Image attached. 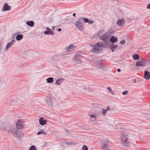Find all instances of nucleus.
Wrapping results in <instances>:
<instances>
[{
	"instance_id": "obj_14",
	"label": "nucleus",
	"mask_w": 150,
	"mask_h": 150,
	"mask_svg": "<svg viewBox=\"0 0 150 150\" xmlns=\"http://www.w3.org/2000/svg\"><path fill=\"white\" fill-rule=\"evenodd\" d=\"M109 32V31H108V33H106L103 35V36L102 37V39L103 40L105 41H108L109 40V38L110 36V35L108 34Z\"/></svg>"
},
{
	"instance_id": "obj_33",
	"label": "nucleus",
	"mask_w": 150,
	"mask_h": 150,
	"mask_svg": "<svg viewBox=\"0 0 150 150\" xmlns=\"http://www.w3.org/2000/svg\"><path fill=\"white\" fill-rule=\"evenodd\" d=\"M83 21L85 23H88L89 20L87 18H83Z\"/></svg>"
},
{
	"instance_id": "obj_39",
	"label": "nucleus",
	"mask_w": 150,
	"mask_h": 150,
	"mask_svg": "<svg viewBox=\"0 0 150 150\" xmlns=\"http://www.w3.org/2000/svg\"><path fill=\"white\" fill-rule=\"evenodd\" d=\"M49 33L50 34H51V35H53L54 34V32L53 31H51V30L50 31Z\"/></svg>"
},
{
	"instance_id": "obj_20",
	"label": "nucleus",
	"mask_w": 150,
	"mask_h": 150,
	"mask_svg": "<svg viewBox=\"0 0 150 150\" xmlns=\"http://www.w3.org/2000/svg\"><path fill=\"white\" fill-rule=\"evenodd\" d=\"M117 38L114 36H112L110 39V41L112 43L116 42L117 41Z\"/></svg>"
},
{
	"instance_id": "obj_5",
	"label": "nucleus",
	"mask_w": 150,
	"mask_h": 150,
	"mask_svg": "<svg viewBox=\"0 0 150 150\" xmlns=\"http://www.w3.org/2000/svg\"><path fill=\"white\" fill-rule=\"evenodd\" d=\"M100 113L101 112L99 111L96 112L93 114H88V115L89 116L91 117L90 120L93 124H96V121L97 116H98Z\"/></svg>"
},
{
	"instance_id": "obj_38",
	"label": "nucleus",
	"mask_w": 150,
	"mask_h": 150,
	"mask_svg": "<svg viewBox=\"0 0 150 150\" xmlns=\"http://www.w3.org/2000/svg\"><path fill=\"white\" fill-rule=\"evenodd\" d=\"M125 43V40H122L121 42H120V44L122 45L124 44Z\"/></svg>"
},
{
	"instance_id": "obj_4",
	"label": "nucleus",
	"mask_w": 150,
	"mask_h": 150,
	"mask_svg": "<svg viewBox=\"0 0 150 150\" xmlns=\"http://www.w3.org/2000/svg\"><path fill=\"white\" fill-rule=\"evenodd\" d=\"M75 25L79 30H82L83 27V18H78L76 21Z\"/></svg>"
},
{
	"instance_id": "obj_32",
	"label": "nucleus",
	"mask_w": 150,
	"mask_h": 150,
	"mask_svg": "<svg viewBox=\"0 0 150 150\" xmlns=\"http://www.w3.org/2000/svg\"><path fill=\"white\" fill-rule=\"evenodd\" d=\"M82 150H88V147L85 145H83L82 147Z\"/></svg>"
},
{
	"instance_id": "obj_48",
	"label": "nucleus",
	"mask_w": 150,
	"mask_h": 150,
	"mask_svg": "<svg viewBox=\"0 0 150 150\" xmlns=\"http://www.w3.org/2000/svg\"><path fill=\"white\" fill-rule=\"evenodd\" d=\"M137 80L136 79H134V83H135L136 82Z\"/></svg>"
},
{
	"instance_id": "obj_17",
	"label": "nucleus",
	"mask_w": 150,
	"mask_h": 150,
	"mask_svg": "<svg viewBox=\"0 0 150 150\" xmlns=\"http://www.w3.org/2000/svg\"><path fill=\"white\" fill-rule=\"evenodd\" d=\"M39 122L41 125H43L46 124L47 122V121L46 120H44L43 118L42 117L39 119Z\"/></svg>"
},
{
	"instance_id": "obj_11",
	"label": "nucleus",
	"mask_w": 150,
	"mask_h": 150,
	"mask_svg": "<svg viewBox=\"0 0 150 150\" xmlns=\"http://www.w3.org/2000/svg\"><path fill=\"white\" fill-rule=\"evenodd\" d=\"M62 144L64 145V146H66V145H74L77 144V143L72 141H64L62 142Z\"/></svg>"
},
{
	"instance_id": "obj_30",
	"label": "nucleus",
	"mask_w": 150,
	"mask_h": 150,
	"mask_svg": "<svg viewBox=\"0 0 150 150\" xmlns=\"http://www.w3.org/2000/svg\"><path fill=\"white\" fill-rule=\"evenodd\" d=\"M29 150H37V149L35 146L32 145L30 147Z\"/></svg>"
},
{
	"instance_id": "obj_46",
	"label": "nucleus",
	"mask_w": 150,
	"mask_h": 150,
	"mask_svg": "<svg viewBox=\"0 0 150 150\" xmlns=\"http://www.w3.org/2000/svg\"><path fill=\"white\" fill-rule=\"evenodd\" d=\"M62 30V29L61 28H59L58 29V31L59 32L61 31Z\"/></svg>"
},
{
	"instance_id": "obj_23",
	"label": "nucleus",
	"mask_w": 150,
	"mask_h": 150,
	"mask_svg": "<svg viewBox=\"0 0 150 150\" xmlns=\"http://www.w3.org/2000/svg\"><path fill=\"white\" fill-rule=\"evenodd\" d=\"M26 23L28 25L31 27H33L34 24V22L32 21H27Z\"/></svg>"
},
{
	"instance_id": "obj_45",
	"label": "nucleus",
	"mask_w": 150,
	"mask_h": 150,
	"mask_svg": "<svg viewBox=\"0 0 150 150\" xmlns=\"http://www.w3.org/2000/svg\"><path fill=\"white\" fill-rule=\"evenodd\" d=\"M142 46L143 47H146V45L145 44H143L142 45Z\"/></svg>"
},
{
	"instance_id": "obj_47",
	"label": "nucleus",
	"mask_w": 150,
	"mask_h": 150,
	"mask_svg": "<svg viewBox=\"0 0 150 150\" xmlns=\"http://www.w3.org/2000/svg\"><path fill=\"white\" fill-rule=\"evenodd\" d=\"M117 71H118V72H120L121 71V70L120 69H117Z\"/></svg>"
},
{
	"instance_id": "obj_16",
	"label": "nucleus",
	"mask_w": 150,
	"mask_h": 150,
	"mask_svg": "<svg viewBox=\"0 0 150 150\" xmlns=\"http://www.w3.org/2000/svg\"><path fill=\"white\" fill-rule=\"evenodd\" d=\"M10 9V6L7 3H6L4 4L2 10L4 11H5L9 10Z\"/></svg>"
},
{
	"instance_id": "obj_50",
	"label": "nucleus",
	"mask_w": 150,
	"mask_h": 150,
	"mask_svg": "<svg viewBox=\"0 0 150 150\" xmlns=\"http://www.w3.org/2000/svg\"><path fill=\"white\" fill-rule=\"evenodd\" d=\"M75 15H76V14L75 13H73V16H75Z\"/></svg>"
},
{
	"instance_id": "obj_26",
	"label": "nucleus",
	"mask_w": 150,
	"mask_h": 150,
	"mask_svg": "<svg viewBox=\"0 0 150 150\" xmlns=\"http://www.w3.org/2000/svg\"><path fill=\"white\" fill-rule=\"evenodd\" d=\"M110 47L112 51H113L115 49L117 48V45H115L114 44H112L110 45Z\"/></svg>"
},
{
	"instance_id": "obj_44",
	"label": "nucleus",
	"mask_w": 150,
	"mask_h": 150,
	"mask_svg": "<svg viewBox=\"0 0 150 150\" xmlns=\"http://www.w3.org/2000/svg\"><path fill=\"white\" fill-rule=\"evenodd\" d=\"M108 90L110 92L112 90L110 87H109V88H108Z\"/></svg>"
},
{
	"instance_id": "obj_36",
	"label": "nucleus",
	"mask_w": 150,
	"mask_h": 150,
	"mask_svg": "<svg viewBox=\"0 0 150 150\" xmlns=\"http://www.w3.org/2000/svg\"><path fill=\"white\" fill-rule=\"evenodd\" d=\"M136 65L137 66H141V61H139L136 63Z\"/></svg>"
},
{
	"instance_id": "obj_1",
	"label": "nucleus",
	"mask_w": 150,
	"mask_h": 150,
	"mask_svg": "<svg viewBox=\"0 0 150 150\" xmlns=\"http://www.w3.org/2000/svg\"><path fill=\"white\" fill-rule=\"evenodd\" d=\"M0 128L1 130L7 132L8 133L12 134L13 135L16 130L14 126L6 124L1 125L0 126Z\"/></svg>"
},
{
	"instance_id": "obj_49",
	"label": "nucleus",
	"mask_w": 150,
	"mask_h": 150,
	"mask_svg": "<svg viewBox=\"0 0 150 150\" xmlns=\"http://www.w3.org/2000/svg\"><path fill=\"white\" fill-rule=\"evenodd\" d=\"M47 142H46V143H45L44 144V145H45V146H46V145H47Z\"/></svg>"
},
{
	"instance_id": "obj_3",
	"label": "nucleus",
	"mask_w": 150,
	"mask_h": 150,
	"mask_svg": "<svg viewBox=\"0 0 150 150\" xmlns=\"http://www.w3.org/2000/svg\"><path fill=\"white\" fill-rule=\"evenodd\" d=\"M90 45L91 47H93L92 52L95 53H98L99 51L101 50V47L103 46V44L101 43H97L96 45L90 44Z\"/></svg>"
},
{
	"instance_id": "obj_43",
	"label": "nucleus",
	"mask_w": 150,
	"mask_h": 150,
	"mask_svg": "<svg viewBox=\"0 0 150 150\" xmlns=\"http://www.w3.org/2000/svg\"><path fill=\"white\" fill-rule=\"evenodd\" d=\"M147 8L149 9H150V3L148 4Z\"/></svg>"
},
{
	"instance_id": "obj_12",
	"label": "nucleus",
	"mask_w": 150,
	"mask_h": 150,
	"mask_svg": "<svg viewBox=\"0 0 150 150\" xmlns=\"http://www.w3.org/2000/svg\"><path fill=\"white\" fill-rule=\"evenodd\" d=\"M21 120H19L16 124V128L18 129H22L24 127L23 124L22 123Z\"/></svg>"
},
{
	"instance_id": "obj_25",
	"label": "nucleus",
	"mask_w": 150,
	"mask_h": 150,
	"mask_svg": "<svg viewBox=\"0 0 150 150\" xmlns=\"http://www.w3.org/2000/svg\"><path fill=\"white\" fill-rule=\"evenodd\" d=\"M46 80L47 83H51L54 81V78L53 77H49Z\"/></svg>"
},
{
	"instance_id": "obj_28",
	"label": "nucleus",
	"mask_w": 150,
	"mask_h": 150,
	"mask_svg": "<svg viewBox=\"0 0 150 150\" xmlns=\"http://www.w3.org/2000/svg\"><path fill=\"white\" fill-rule=\"evenodd\" d=\"M47 30L44 32V33L47 35L50 34V32L51 30V29L49 28H46Z\"/></svg>"
},
{
	"instance_id": "obj_8",
	"label": "nucleus",
	"mask_w": 150,
	"mask_h": 150,
	"mask_svg": "<svg viewBox=\"0 0 150 150\" xmlns=\"http://www.w3.org/2000/svg\"><path fill=\"white\" fill-rule=\"evenodd\" d=\"M45 102L46 104L49 107L52 108L53 107V102L52 98L51 97H49L46 99Z\"/></svg>"
},
{
	"instance_id": "obj_9",
	"label": "nucleus",
	"mask_w": 150,
	"mask_h": 150,
	"mask_svg": "<svg viewBox=\"0 0 150 150\" xmlns=\"http://www.w3.org/2000/svg\"><path fill=\"white\" fill-rule=\"evenodd\" d=\"M24 135V133L23 132L20 131H18L16 129L15 133L13 135L21 139L23 137Z\"/></svg>"
},
{
	"instance_id": "obj_34",
	"label": "nucleus",
	"mask_w": 150,
	"mask_h": 150,
	"mask_svg": "<svg viewBox=\"0 0 150 150\" xmlns=\"http://www.w3.org/2000/svg\"><path fill=\"white\" fill-rule=\"evenodd\" d=\"M64 132L66 133V134L67 135H69V132L66 129H65L64 130Z\"/></svg>"
},
{
	"instance_id": "obj_31",
	"label": "nucleus",
	"mask_w": 150,
	"mask_h": 150,
	"mask_svg": "<svg viewBox=\"0 0 150 150\" xmlns=\"http://www.w3.org/2000/svg\"><path fill=\"white\" fill-rule=\"evenodd\" d=\"M107 111L104 108L103 109V110L102 111V114L103 115H105L107 112Z\"/></svg>"
},
{
	"instance_id": "obj_7",
	"label": "nucleus",
	"mask_w": 150,
	"mask_h": 150,
	"mask_svg": "<svg viewBox=\"0 0 150 150\" xmlns=\"http://www.w3.org/2000/svg\"><path fill=\"white\" fill-rule=\"evenodd\" d=\"M81 57V53L78 52L76 53L73 57V61L74 62L76 63H81V60L80 58Z\"/></svg>"
},
{
	"instance_id": "obj_10",
	"label": "nucleus",
	"mask_w": 150,
	"mask_h": 150,
	"mask_svg": "<svg viewBox=\"0 0 150 150\" xmlns=\"http://www.w3.org/2000/svg\"><path fill=\"white\" fill-rule=\"evenodd\" d=\"M15 40H12L10 42H8L6 45L5 49L4 50L5 51H7L8 49L12 46L15 43Z\"/></svg>"
},
{
	"instance_id": "obj_18",
	"label": "nucleus",
	"mask_w": 150,
	"mask_h": 150,
	"mask_svg": "<svg viewBox=\"0 0 150 150\" xmlns=\"http://www.w3.org/2000/svg\"><path fill=\"white\" fill-rule=\"evenodd\" d=\"M76 48L75 46L72 45H70L67 48V50L68 52H70Z\"/></svg>"
},
{
	"instance_id": "obj_15",
	"label": "nucleus",
	"mask_w": 150,
	"mask_h": 150,
	"mask_svg": "<svg viewBox=\"0 0 150 150\" xmlns=\"http://www.w3.org/2000/svg\"><path fill=\"white\" fill-rule=\"evenodd\" d=\"M144 78L146 79L149 80L150 79V73L148 70L144 71Z\"/></svg>"
},
{
	"instance_id": "obj_27",
	"label": "nucleus",
	"mask_w": 150,
	"mask_h": 150,
	"mask_svg": "<svg viewBox=\"0 0 150 150\" xmlns=\"http://www.w3.org/2000/svg\"><path fill=\"white\" fill-rule=\"evenodd\" d=\"M40 134H43L45 135H46L47 133L46 132H45L42 129H41L39 132L37 133V135H39Z\"/></svg>"
},
{
	"instance_id": "obj_40",
	"label": "nucleus",
	"mask_w": 150,
	"mask_h": 150,
	"mask_svg": "<svg viewBox=\"0 0 150 150\" xmlns=\"http://www.w3.org/2000/svg\"><path fill=\"white\" fill-rule=\"evenodd\" d=\"M94 23V21H91V20H89V22H88V23L90 24H92L93 23Z\"/></svg>"
},
{
	"instance_id": "obj_24",
	"label": "nucleus",
	"mask_w": 150,
	"mask_h": 150,
	"mask_svg": "<svg viewBox=\"0 0 150 150\" xmlns=\"http://www.w3.org/2000/svg\"><path fill=\"white\" fill-rule=\"evenodd\" d=\"M23 38V35H22L18 34L16 35V40H21Z\"/></svg>"
},
{
	"instance_id": "obj_37",
	"label": "nucleus",
	"mask_w": 150,
	"mask_h": 150,
	"mask_svg": "<svg viewBox=\"0 0 150 150\" xmlns=\"http://www.w3.org/2000/svg\"><path fill=\"white\" fill-rule=\"evenodd\" d=\"M128 92V91H125L122 93V94L123 95H127Z\"/></svg>"
},
{
	"instance_id": "obj_41",
	"label": "nucleus",
	"mask_w": 150,
	"mask_h": 150,
	"mask_svg": "<svg viewBox=\"0 0 150 150\" xmlns=\"http://www.w3.org/2000/svg\"><path fill=\"white\" fill-rule=\"evenodd\" d=\"M17 34V33H16V34H13V35H12V38L13 39H15V36Z\"/></svg>"
},
{
	"instance_id": "obj_29",
	"label": "nucleus",
	"mask_w": 150,
	"mask_h": 150,
	"mask_svg": "<svg viewBox=\"0 0 150 150\" xmlns=\"http://www.w3.org/2000/svg\"><path fill=\"white\" fill-rule=\"evenodd\" d=\"M133 57L134 59L137 60L139 59V55L137 54H134L133 55Z\"/></svg>"
},
{
	"instance_id": "obj_42",
	"label": "nucleus",
	"mask_w": 150,
	"mask_h": 150,
	"mask_svg": "<svg viewBox=\"0 0 150 150\" xmlns=\"http://www.w3.org/2000/svg\"><path fill=\"white\" fill-rule=\"evenodd\" d=\"M110 110V107L109 106H107L106 109V111H107L108 110Z\"/></svg>"
},
{
	"instance_id": "obj_6",
	"label": "nucleus",
	"mask_w": 150,
	"mask_h": 150,
	"mask_svg": "<svg viewBox=\"0 0 150 150\" xmlns=\"http://www.w3.org/2000/svg\"><path fill=\"white\" fill-rule=\"evenodd\" d=\"M101 147L103 150H109L110 149L109 145L108 144V142L105 140L101 141Z\"/></svg>"
},
{
	"instance_id": "obj_22",
	"label": "nucleus",
	"mask_w": 150,
	"mask_h": 150,
	"mask_svg": "<svg viewBox=\"0 0 150 150\" xmlns=\"http://www.w3.org/2000/svg\"><path fill=\"white\" fill-rule=\"evenodd\" d=\"M147 60L144 58H141V66H144L146 64Z\"/></svg>"
},
{
	"instance_id": "obj_35",
	"label": "nucleus",
	"mask_w": 150,
	"mask_h": 150,
	"mask_svg": "<svg viewBox=\"0 0 150 150\" xmlns=\"http://www.w3.org/2000/svg\"><path fill=\"white\" fill-rule=\"evenodd\" d=\"M68 51H66L63 52V54L65 55H67L69 54V52Z\"/></svg>"
},
{
	"instance_id": "obj_13",
	"label": "nucleus",
	"mask_w": 150,
	"mask_h": 150,
	"mask_svg": "<svg viewBox=\"0 0 150 150\" xmlns=\"http://www.w3.org/2000/svg\"><path fill=\"white\" fill-rule=\"evenodd\" d=\"M126 20L124 19H119L117 22V24L119 26H122L124 25Z\"/></svg>"
},
{
	"instance_id": "obj_19",
	"label": "nucleus",
	"mask_w": 150,
	"mask_h": 150,
	"mask_svg": "<svg viewBox=\"0 0 150 150\" xmlns=\"http://www.w3.org/2000/svg\"><path fill=\"white\" fill-rule=\"evenodd\" d=\"M64 81L63 79H59L56 81L55 84L56 85H60L62 84Z\"/></svg>"
},
{
	"instance_id": "obj_21",
	"label": "nucleus",
	"mask_w": 150,
	"mask_h": 150,
	"mask_svg": "<svg viewBox=\"0 0 150 150\" xmlns=\"http://www.w3.org/2000/svg\"><path fill=\"white\" fill-rule=\"evenodd\" d=\"M64 146H65L64 145L62 144V142H61L60 145L57 147V150H63V149L64 148Z\"/></svg>"
},
{
	"instance_id": "obj_51",
	"label": "nucleus",
	"mask_w": 150,
	"mask_h": 150,
	"mask_svg": "<svg viewBox=\"0 0 150 150\" xmlns=\"http://www.w3.org/2000/svg\"><path fill=\"white\" fill-rule=\"evenodd\" d=\"M54 26H53V27H52V28L53 29H54Z\"/></svg>"
},
{
	"instance_id": "obj_2",
	"label": "nucleus",
	"mask_w": 150,
	"mask_h": 150,
	"mask_svg": "<svg viewBox=\"0 0 150 150\" xmlns=\"http://www.w3.org/2000/svg\"><path fill=\"white\" fill-rule=\"evenodd\" d=\"M129 136L126 134H122L120 136L121 144L122 146H127L129 143L128 140Z\"/></svg>"
},
{
	"instance_id": "obj_52",
	"label": "nucleus",
	"mask_w": 150,
	"mask_h": 150,
	"mask_svg": "<svg viewBox=\"0 0 150 150\" xmlns=\"http://www.w3.org/2000/svg\"><path fill=\"white\" fill-rule=\"evenodd\" d=\"M84 88L85 89H86V88L84 86Z\"/></svg>"
}]
</instances>
